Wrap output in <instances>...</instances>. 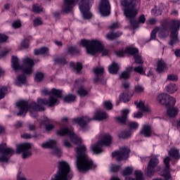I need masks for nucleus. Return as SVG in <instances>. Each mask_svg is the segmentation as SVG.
I'll use <instances>...</instances> for the list:
<instances>
[{
  "mask_svg": "<svg viewBox=\"0 0 180 180\" xmlns=\"http://www.w3.org/2000/svg\"><path fill=\"white\" fill-rule=\"evenodd\" d=\"M76 150V167L80 172L89 171L96 168V165H94V162L88 157L86 153V147L84 145H80L75 148Z\"/></svg>",
  "mask_w": 180,
  "mask_h": 180,
  "instance_id": "nucleus-1",
  "label": "nucleus"
},
{
  "mask_svg": "<svg viewBox=\"0 0 180 180\" xmlns=\"http://www.w3.org/2000/svg\"><path fill=\"white\" fill-rule=\"evenodd\" d=\"M81 46L85 47L86 53L91 56H95L96 53H102L103 56H108L109 54V50L104 49L102 43L98 40H86L82 39L80 41Z\"/></svg>",
  "mask_w": 180,
  "mask_h": 180,
  "instance_id": "nucleus-2",
  "label": "nucleus"
},
{
  "mask_svg": "<svg viewBox=\"0 0 180 180\" xmlns=\"http://www.w3.org/2000/svg\"><path fill=\"white\" fill-rule=\"evenodd\" d=\"M16 105L20 109L17 116H22V115L25 116L26 113H27V110H29V109H32V110H34V112H30V116L32 117H37V112L44 110V107H43L41 104H37L34 101L28 103L26 101H20L18 102Z\"/></svg>",
  "mask_w": 180,
  "mask_h": 180,
  "instance_id": "nucleus-3",
  "label": "nucleus"
},
{
  "mask_svg": "<svg viewBox=\"0 0 180 180\" xmlns=\"http://www.w3.org/2000/svg\"><path fill=\"white\" fill-rule=\"evenodd\" d=\"M11 63L12 67L15 71L20 70L26 75L32 74L33 71L32 68L34 65V61L29 58H25L22 59L23 66H20V65H19V59H18V57L16 56L12 57Z\"/></svg>",
  "mask_w": 180,
  "mask_h": 180,
  "instance_id": "nucleus-4",
  "label": "nucleus"
},
{
  "mask_svg": "<svg viewBox=\"0 0 180 180\" xmlns=\"http://www.w3.org/2000/svg\"><path fill=\"white\" fill-rule=\"evenodd\" d=\"M51 96L49 100L38 98L37 103L46 105L48 108H53L57 102L58 98H63V90L53 88L50 92Z\"/></svg>",
  "mask_w": 180,
  "mask_h": 180,
  "instance_id": "nucleus-5",
  "label": "nucleus"
},
{
  "mask_svg": "<svg viewBox=\"0 0 180 180\" xmlns=\"http://www.w3.org/2000/svg\"><path fill=\"white\" fill-rule=\"evenodd\" d=\"M110 144H112V136L109 134H104L96 143L91 146V150L94 154H101L103 152L102 146L109 147Z\"/></svg>",
  "mask_w": 180,
  "mask_h": 180,
  "instance_id": "nucleus-6",
  "label": "nucleus"
},
{
  "mask_svg": "<svg viewBox=\"0 0 180 180\" xmlns=\"http://www.w3.org/2000/svg\"><path fill=\"white\" fill-rule=\"evenodd\" d=\"M123 8L124 16L128 19H134L139 13V10L136 8V4L133 2V0L130 1V3L122 1L120 5Z\"/></svg>",
  "mask_w": 180,
  "mask_h": 180,
  "instance_id": "nucleus-7",
  "label": "nucleus"
},
{
  "mask_svg": "<svg viewBox=\"0 0 180 180\" xmlns=\"http://www.w3.org/2000/svg\"><path fill=\"white\" fill-rule=\"evenodd\" d=\"M169 26H172V27L169 28L171 34L169 44L174 46V44H176V43L179 42V39H178V30H179L180 27V21L173 20L169 23Z\"/></svg>",
  "mask_w": 180,
  "mask_h": 180,
  "instance_id": "nucleus-8",
  "label": "nucleus"
},
{
  "mask_svg": "<svg viewBox=\"0 0 180 180\" xmlns=\"http://www.w3.org/2000/svg\"><path fill=\"white\" fill-rule=\"evenodd\" d=\"M57 134L59 136H68L70 137L71 141L74 143L76 146L81 144V139L76 136L74 133V129L72 128L68 127H61L57 131Z\"/></svg>",
  "mask_w": 180,
  "mask_h": 180,
  "instance_id": "nucleus-9",
  "label": "nucleus"
},
{
  "mask_svg": "<svg viewBox=\"0 0 180 180\" xmlns=\"http://www.w3.org/2000/svg\"><path fill=\"white\" fill-rule=\"evenodd\" d=\"M0 162H8L9 158L13 155L15 150L12 148H8L6 143L0 144Z\"/></svg>",
  "mask_w": 180,
  "mask_h": 180,
  "instance_id": "nucleus-10",
  "label": "nucleus"
},
{
  "mask_svg": "<svg viewBox=\"0 0 180 180\" xmlns=\"http://www.w3.org/2000/svg\"><path fill=\"white\" fill-rule=\"evenodd\" d=\"M158 101L160 103L161 105H165L166 108H172L175 106L176 100L174 97H171L168 94H160L158 96Z\"/></svg>",
  "mask_w": 180,
  "mask_h": 180,
  "instance_id": "nucleus-11",
  "label": "nucleus"
},
{
  "mask_svg": "<svg viewBox=\"0 0 180 180\" xmlns=\"http://www.w3.org/2000/svg\"><path fill=\"white\" fill-rule=\"evenodd\" d=\"M31 148L32 144L29 143L17 145L16 153L22 154V158L23 160H26L27 157H30V155H32V151H30Z\"/></svg>",
  "mask_w": 180,
  "mask_h": 180,
  "instance_id": "nucleus-12",
  "label": "nucleus"
},
{
  "mask_svg": "<svg viewBox=\"0 0 180 180\" xmlns=\"http://www.w3.org/2000/svg\"><path fill=\"white\" fill-rule=\"evenodd\" d=\"M129 154L130 149L126 146L122 147L119 150L112 153V157H115L116 161H123V160H127Z\"/></svg>",
  "mask_w": 180,
  "mask_h": 180,
  "instance_id": "nucleus-13",
  "label": "nucleus"
},
{
  "mask_svg": "<svg viewBox=\"0 0 180 180\" xmlns=\"http://www.w3.org/2000/svg\"><path fill=\"white\" fill-rule=\"evenodd\" d=\"M92 118H90L88 116H83L80 117L74 118L72 120V123L75 124H79L80 126V129L82 131H85V130H88V123L91 122Z\"/></svg>",
  "mask_w": 180,
  "mask_h": 180,
  "instance_id": "nucleus-14",
  "label": "nucleus"
},
{
  "mask_svg": "<svg viewBox=\"0 0 180 180\" xmlns=\"http://www.w3.org/2000/svg\"><path fill=\"white\" fill-rule=\"evenodd\" d=\"M104 72L105 69L103 68H97L94 70L95 74L94 84H101V85L106 84V79L103 77Z\"/></svg>",
  "mask_w": 180,
  "mask_h": 180,
  "instance_id": "nucleus-15",
  "label": "nucleus"
},
{
  "mask_svg": "<svg viewBox=\"0 0 180 180\" xmlns=\"http://www.w3.org/2000/svg\"><path fill=\"white\" fill-rule=\"evenodd\" d=\"M98 11L102 16H109L110 15V4H109V0H101L98 5Z\"/></svg>",
  "mask_w": 180,
  "mask_h": 180,
  "instance_id": "nucleus-16",
  "label": "nucleus"
},
{
  "mask_svg": "<svg viewBox=\"0 0 180 180\" xmlns=\"http://www.w3.org/2000/svg\"><path fill=\"white\" fill-rule=\"evenodd\" d=\"M160 161H158V159H151L148 163V167L145 171L146 175L147 176H152V175H154V172L155 170H154V168L158 165Z\"/></svg>",
  "mask_w": 180,
  "mask_h": 180,
  "instance_id": "nucleus-17",
  "label": "nucleus"
},
{
  "mask_svg": "<svg viewBox=\"0 0 180 180\" xmlns=\"http://www.w3.org/2000/svg\"><path fill=\"white\" fill-rule=\"evenodd\" d=\"M77 1L78 0H63L62 11L65 13H70L74 8V6L77 5Z\"/></svg>",
  "mask_w": 180,
  "mask_h": 180,
  "instance_id": "nucleus-18",
  "label": "nucleus"
},
{
  "mask_svg": "<svg viewBox=\"0 0 180 180\" xmlns=\"http://www.w3.org/2000/svg\"><path fill=\"white\" fill-rule=\"evenodd\" d=\"M136 53H139V49L136 48L128 47L125 49V51L119 50L115 52V54L118 57H124L127 54H136Z\"/></svg>",
  "mask_w": 180,
  "mask_h": 180,
  "instance_id": "nucleus-19",
  "label": "nucleus"
},
{
  "mask_svg": "<svg viewBox=\"0 0 180 180\" xmlns=\"http://www.w3.org/2000/svg\"><path fill=\"white\" fill-rule=\"evenodd\" d=\"M140 133L144 137H151L153 136V128L149 124H145L143 126Z\"/></svg>",
  "mask_w": 180,
  "mask_h": 180,
  "instance_id": "nucleus-20",
  "label": "nucleus"
},
{
  "mask_svg": "<svg viewBox=\"0 0 180 180\" xmlns=\"http://www.w3.org/2000/svg\"><path fill=\"white\" fill-rule=\"evenodd\" d=\"M167 70H168V65H167L165 61L162 59L159 60L157 63V72L161 73Z\"/></svg>",
  "mask_w": 180,
  "mask_h": 180,
  "instance_id": "nucleus-21",
  "label": "nucleus"
},
{
  "mask_svg": "<svg viewBox=\"0 0 180 180\" xmlns=\"http://www.w3.org/2000/svg\"><path fill=\"white\" fill-rule=\"evenodd\" d=\"M130 113V110L124 109L122 111V117H116L117 122L119 123H122V124H126V122H127V115Z\"/></svg>",
  "mask_w": 180,
  "mask_h": 180,
  "instance_id": "nucleus-22",
  "label": "nucleus"
},
{
  "mask_svg": "<svg viewBox=\"0 0 180 180\" xmlns=\"http://www.w3.org/2000/svg\"><path fill=\"white\" fill-rule=\"evenodd\" d=\"M70 67L74 72L76 74H79L81 70H82V63L77 62V63L74 62L70 63Z\"/></svg>",
  "mask_w": 180,
  "mask_h": 180,
  "instance_id": "nucleus-23",
  "label": "nucleus"
},
{
  "mask_svg": "<svg viewBox=\"0 0 180 180\" xmlns=\"http://www.w3.org/2000/svg\"><path fill=\"white\" fill-rule=\"evenodd\" d=\"M108 118V115L105 111H96L95 113V117L92 118V120H104Z\"/></svg>",
  "mask_w": 180,
  "mask_h": 180,
  "instance_id": "nucleus-24",
  "label": "nucleus"
},
{
  "mask_svg": "<svg viewBox=\"0 0 180 180\" xmlns=\"http://www.w3.org/2000/svg\"><path fill=\"white\" fill-rule=\"evenodd\" d=\"M167 109V113L169 117H175V116H177L178 113L179 112L178 108H175L174 106L168 107Z\"/></svg>",
  "mask_w": 180,
  "mask_h": 180,
  "instance_id": "nucleus-25",
  "label": "nucleus"
},
{
  "mask_svg": "<svg viewBox=\"0 0 180 180\" xmlns=\"http://www.w3.org/2000/svg\"><path fill=\"white\" fill-rule=\"evenodd\" d=\"M123 34L121 32H110L106 34L105 37L108 40H115V39H117V37H120Z\"/></svg>",
  "mask_w": 180,
  "mask_h": 180,
  "instance_id": "nucleus-26",
  "label": "nucleus"
},
{
  "mask_svg": "<svg viewBox=\"0 0 180 180\" xmlns=\"http://www.w3.org/2000/svg\"><path fill=\"white\" fill-rule=\"evenodd\" d=\"M168 154L174 160H179V158H180L179 150H178L175 148H171L170 150L169 151Z\"/></svg>",
  "mask_w": 180,
  "mask_h": 180,
  "instance_id": "nucleus-27",
  "label": "nucleus"
},
{
  "mask_svg": "<svg viewBox=\"0 0 180 180\" xmlns=\"http://www.w3.org/2000/svg\"><path fill=\"white\" fill-rule=\"evenodd\" d=\"M108 71L110 74H117V71H119V65L113 62L111 65H109Z\"/></svg>",
  "mask_w": 180,
  "mask_h": 180,
  "instance_id": "nucleus-28",
  "label": "nucleus"
},
{
  "mask_svg": "<svg viewBox=\"0 0 180 180\" xmlns=\"http://www.w3.org/2000/svg\"><path fill=\"white\" fill-rule=\"evenodd\" d=\"M56 141L54 140H51L49 141H47V142H45V143H43L41 145V147L42 148H54V147H56Z\"/></svg>",
  "mask_w": 180,
  "mask_h": 180,
  "instance_id": "nucleus-29",
  "label": "nucleus"
},
{
  "mask_svg": "<svg viewBox=\"0 0 180 180\" xmlns=\"http://www.w3.org/2000/svg\"><path fill=\"white\" fill-rule=\"evenodd\" d=\"M77 94L79 95V96H81V98H85V96H88L89 91L86 90V89L82 86L78 89Z\"/></svg>",
  "mask_w": 180,
  "mask_h": 180,
  "instance_id": "nucleus-30",
  "label": "nucleus"
},
{
  "mask_svg": "<svg viewBox=\"0 0 180 180\" xmlns=\"http://www.w3.org/2000/svg\"><path fill=\"white\" fill-rule=\"evenodd\" d=\"M165 90L167 92H169V94H174L178 91V87L174 84H169L165 87Z\"/></svg>",
  "mask_w": 180,
  "mask_h": 180,
  "instance_id": "nucleus-31",
  "label": "nucleus"
},
{
  "mask_svg": "<svg viewBox=\"0 0 180 180\" xmlns=\"http://www.w3.org/2000/svg\"><path fill=\"white\" fill-rule=\"evenodd\" d=\"M34 53L35 56H40L41 54H46V53H49V48L47 47H42L39 49H35L34 51Z\"/></svg>",
  "mask_w": 180,
  "mask_h": 180,
  "instance_id": "nucleus-32",
  "label": "nucleus"
},
{
  "mask_svg": "<svg viewBox=\"0 0 180 180\" xmlns=\"http://www.w3.org/2000/svg\"><path fill=\"white\" fill-rule=\"evenodd\" d=\"M131 70H133V68L129 67L128 71L123 72L120 76V78H123V79H129V78H130V73L131 72Z\"/></svg>",
  "mask_w": 180,
  "mask_h": 180,
  "instance_id": "nucleus-33",
  "label": "nucleus"
},
{
  "mask_svg": "<svg viewBox=\"0 0 180 180\" xmlns=\"http://www.w3.org/2000/svg\"><path fill=\"white\" fill-rule=\"evenodd\" d=\"M136 106L142 112H148L150 110V107H146V105H144V103L143 101H140L138 104H136Z\"/></svg>",
  "mask_w": 180,
  "mask_h": 180,
  "instance_id": "nucleus-34",
  "label": "nucleus"
},
{
  "mask_svg": "<svg viewBox=\"0 0 180 180\" xmlns=\"http://www.w3.org/2000/svg\"><path fill=\"white\" fill-rule=\"evenodd\" d=\"M119 99L120 102H124V103H126V102H129V101H130V98H129V94H127V93L120 94Z\"/></svg>",
  "mask_w": 180,
  "mask_h": 180,
  "instance_id": "nucleus-35",
  "label": "nucleus"
},
{
  "mask_svg": "<svg viewBox=\"0 0 180 180\" xmlns=\"http://www.w3.org/2000/svg\"><path fill=\"white\" fill-rule=\"evenodd\" d=\"M26 83V77L25 75H18L17 77V82H16V85H20Z\"/></svg>",
  "mask_w": 180,
  "mask_h": 180,
  "instance_id": "nucleus-36",
  "label": "nucleus"
},
{
  "mask_svg": "<svg viewBox=\"0 0 180 180\" xmlns=\"http://www.w3.org/2000/svg\"><path fill=\"white\" fill-rule=\"evenodd\" d=\"M134 72H138V74H141V75H144L146 74V70H144V68L143 65H139L134 68Z\"/></svg>",
  "mask_w": 180,
  "mask_h": 180,
  "instance_id": "nucleus-37",
  "label": "nucleus"
},
{
  "mask_svg": "<svg viewBox=\"0 0 180 180\" xmlns=\"http://www.w3.org/2000/svg\"><path fill=\"white\" fill-rule=\"evenodd\" d=\"M76 98L77 97L75 96V95L69 94L63 98V101H64V102H67V103H70V102H74V101H75Z\"/></svg>",
  "mask_w": 180,
  "mask_h": 180,
  "instance_id": "nucleus-38",
  "label": "nucleus"
},
{
  "mask_svg": "<svg viewBox=\"0 0 180 180\" xmlns=\"http://www.w3.org/2000/svg\"><path fill=\"white\" fill-rule=\"evenodd\" d=\"M136 54L137 53L134 54H131V56H134V57L135 63L136 64H140V65L144 64V61H143V60L141 59V56H139Z\"/></svg>",
  "mask_w": 180,
  "mask_h": 180,
  "instance_id": "nucleus-39",
  "label": "nucleus"
},
{
  "mask_svg": "<svg viewBox=\"0 0 180 180\" xmlns=\"http://www.w3.org/2000/svg\"><path fill=\"white\" fill-rule=\"evenodd\" d=\"M6 94H8V89L4 86L0 87V101L1 99H4V98H5Z\"/></svg>",
  "mask_w": 180,
  "mask_h": 180,
  "instance_id": "nucleus-40",
  "label": "nucleus"
},
{
  "mask_svg": "<svg viewBox=\"0 0 180 180\" xmlns=\"http://www.w3.org/2000/svg\"><path fill=\"white\" fill-rule=\"evenodd\" d=\"M56 64H58L59 65H65L67 62L65 61V58H58L54 60Z\"/></svg>",
  "mask_w": 180,
  "mask_h": 180,
  "instance_id": "nucleus-41",
  "label": "nucleus"
},
{
  "mask_svg": "<svg viewBox=\"0 0 180 180\" xmlns=\"http://www.w3.org/2000/svg\"><path fill=\"white\" fill-rule=\"evenodd\" d=\"M52 150H53V153L55 155H56L57 157H61V149L57 147V143L53 148H52Z\"/></svg>",
  "mask_w": 180,
  "mask_h": 180,
  "instance_id": "nucleus-42",
  "label": "nucleus"
},
{
  "mask_svg": "<svg viewBox=\"0 0 180 180\" xmlns=\"http://www.w3.org/2000/svg\"><path fill=\"white\" fill-rule=\"evenodd\" d=\"M68 51L70 54H78V53H79V50L75 46H69L68 48Z\"/></svg>",
  "mask_w": 180,
  "mask_h": 180,
  "instance_id": "nucleus-43",
  "label": "nucleus"
},
{
  "mask_svg": "<svg viewBox=\"0 0 180 180\" xmlns=\"http://www.w3.org/2000/svg\"><path fill=\"white\" fill-rule=\"evenodd\" d=\"M133 174V169L130 167H127L122 172L124 176H128V175H131Z\"/></svg>",
  "mask_w": 180,
  "mask_h": 180,
  "instance_id": "nucleus-44",
  "label": "nucleus"
},
{
  "mask_svg": "<svg viewBox=\"0 0 180 180\" xmlns=\"http://www.w3.org/2000/svg\"><path fill=\"white\" fill-rule=\"evenodd\" d=\"M33 25L34 27H37V26H41L43 25V21H41V18H36L33 20Z\"/></svg>",
  "mask_w": 180,
  "mask_h": 180,
  "instance_id": "nucleus-45",
  "label": "nucleus"
},
{
  "mask_svg": "<svg viewBox=\"0 0 180 180\" xmlns=\"http://www.w3.org/2000/svg\"><path fill=\"white\" fill-rule=\"evenodd\" d=\"M160 30V27H156L150 34V40H155V37H157V33Z\"/></svg>",
  "mask_w": 180,
  "mask_h": 180,
  "instance_id": "nucleus-46",
  "label": "nucleus"
},
{
  "mask_svg": "<svg viewBox=\"0 0 180 180\" xmlns=\"http://www.w3.org/2000/svg\"><path fill=\"white\" fill-rule=\"evenodd\" d=\"M130 19V25H131L133 29L139 28V25L140 24L139 21H136L134 18H129Z\"/></svg>",
  "mask_w": 180,
  "mask_h": 180,
  "instance_id": "nucleus-47",
  "label": "nucleus"
},
{
  "mask_svg": "<svg viewBox=\"0 0 180 180\" xmlns=\"http://www.w3.org/2000/svg\"><path fill=\"white\" fill-rule=\"evenodd\" d=\"M32 11L34 13H40V12H43V8L38 5H34L32 6Z\"/></svg>",
  "mask_w": 180,
  "mask_h": 180,
  "instance_id": "nucleus-48",
  "label": "nucleus"
},
{
  "mask_svg": "<svg viewBox=\"0 0 180 180\" xmlns=\"http://www.w3.org/2000/svg\"><path fill=\"white\" fill-rule=\"evenodd\" d=\"M44 77V75L41 72H37L35 75V81L36 82H40L41 79H43V77Z\"/></svg>",
  "mask_w": 180,
  "mask_h": 180,
  "instance_id": "nucleus-49",
  "label": "nucleus"
},
{
  "mask_svg": "<svg viewBox=\"0 0 180 180\" xmlns=\"http://www.w3.org/2000/svg\"><path fill=\"white\" fill-rule=\"evenodd\" d=\"M167 81H178V76L172 74L168 75Z\"/></svg>",
  "mask_w": 180,
  "mask_h": 180,
  "instance_id": "nucleus-50",
  "label": "nucleus"
},
{
  "mask_svg": "<svg viewBox=\"0 0 180 180\" xmlns=\"http://www.w3.org/2000/svg\"><path fill=\"white\" fill-rule=\"evenodd\" d=\"M131 136V133H130L129 131H122L120 134V137H122V139H129V137H130Z\"/></svg>",
  "mask_w": 180,
  "mask_h": 180,
  "instance_id": "nucleus-51",
  "label": "nucleus"
},
{
  "mask_svg": "<svg viewBox=\"0 0 180 180\" xmlns=\"http://www.w3.org/2000/svg\"><path fill=\"white\" fill-rule=\"evenodd\" d=\"M120 169V166L116 165H112L110 167L111 172H117Z\"/></svg>",
  "mask_w": 180,
  "mask_h": 180,
  "instance_id": "nucleus-52",
  "label": "nucleus"
},
{
  "mask_svg": "<svg viewBox=\"0 0 180 180\" xmlns=\"http://www.w3.org/2000/svg\"><path fill=\"white\" fill-rule=\"evenodd\" d=\"M104 108L105 109H108V110H110L112 108H113V105H112V103L110 101H105L104 102Z\"/></svg>",
  "mask_w": 180,
  "mask_h": 180,
  "instance_id": "nucleus-53",
  "label": "nucleus"
},
{
  "mask_svg": "<svg viewBox=\"0 0 180 180\" xmlns=\"http://www.w3.org/2000/svg\"><path fill=\"white\" fill-rule=\"evenodd\" d=\"M129 127L130 129L136 130V129H137V127H139V123L133 122H129Z\"/></svg>",
  "mask_w": 180,
  "mask_h": 180,
  "instance_id": "nucleus-54",
  "label": "nucleus"
},
{
  "mask_svg": "<svg viewBox=\"0 0 180 180\" xmlns=\"http://www.w3.org/2000/svg\"><path fill=\"white\" fill-rule=\"evenodd\" d=\"M135 92L137 94H140L141 92H144V87L141 85H137L135 86Z\"/></svg>",
  "mask_w": 180,
  "mask_h": 180,
  "instance_id": "nucleus-55",
  "label": "nucleus"
},
{
  "mask_svg": "<svg viewBox=\"0 0 180 180\" xmlns=\"http://www.w3.org/2000/svg\"><path fill=\"white\" fill-rule=\"evenodd\" d=\"M8 40V37L5 34H0V43H5Z\"/></svg>",
  "mask_w": 180,
  "mask_h": 180,
  "instance_id": "nucleus-56",
  "label": "nucleus"
},
{
  "mask_svg": "<svg viewBox=\"0 0 180 180\" xmlns=\"http://www.w3.org/2000/svg\"><path fill=\"white\" fill-rule=\"evenodd\" d=\"M21 46L24 49H27L29 47V41H27V39H24L21 43Z\"/></svg>",
  "mask_w": 180,
  "mask_h": 180,
  "instance_id": "nucleus-57",
  "label": "nucleus"
},
{
  "mask_svg": "<svg viewBox=\"0 0 180 180\" xmlns=\"http://www.w3.org/2000/svg\"><path fill=\"white\" fill-rule=\"evenodd\" d=\"M20 26H21L20 21H14L13 22V27H14V29H19Z\"/></svg>",
  "mask_w": 180,
  "mask_h": 180,
  "instance_id": "nucleus-58",
  "label": "nucleus"
},
{
  "mask_svg": "<svg viewBox=\"0 0 180 180\" xmlns=\"http://www.w3.org/2000/svg\"><path fill=\"white\" fill-rule=\"evenodd\" d=\"M138 23H146V16L141 15L138 19Z\"/></svg>",
  "mask_w": 180,
  "mask_h": 180,
  "instance_id": "nucleus-59",
  "label": "nucleus"
},
{
  "mask_svg": "<svg viewBox=\"0 0 180 180\" xmlns=\"http://www.w3.org/2000/svg\"><path fill=\"white\" fill-rule=\"evenodd\" d=\"M120 26L119 23L115 22L110 25V29L115 30L116 29H119Z\"/></svg>",
  "mask_w": 180,
  "mask_h": 180,
  "instance_id": "nucleus-60",
  "label": "nucleus"
},
{
  "mask_svg": "<svg viewBox=\"0 0 180 180\" xmlns=\"http://www.w3.org/2000/svg\"><path fill=\"white\" fill-rule=\"evenodd\" d=\"M130 82H122V86L124 89H129L130 88Z\"/></svg>",
  "mask_w": 180,
  "mask_h": 180,
  "instance_id": "nucleus-61",
  "label": "nucleus"
},
{
  "mask_svg": "<svg viewBox=\"0 0 180 180\" xmlns=\"http://www.w3.org/2000/svg\"><path fill=\"white\" fill-rule=\"evenodd\" d=\"M21 137L22 138V139H32V137H36V136H32L31 134H22L21 135Z\"/></svg>",
  "mask_w": 180,
  "mask_h": 180,
  "instance_id": "nucleus-62",
  "label": "nucleus"
},
{
  "mask_svg": "<svg viewBox=\"0 0 180 180\" xmlns=\"http://www.w3.org/2000/svg\"><path fill=\"white\" fill-rule=\"evenodd\" d=\"M45 129L48 130V131H50V130H53V129H54V125L51 124H47L45 125Z\"/></svg>",
  "mask_w": 180,
  "mask_h": 180,
  "instance_id": "nucleus-63",
  "label": "nucleus"
},
{
  "mask_svg": "<svg viewBox=\"0 0 180 180\" xmlns=\"http://www.w3.org/2000/svg\"><path fill=\"white\" fill-rule=\"evenodd\" d=\"M63 144L64 146H65V147H68V148H70V147H72V145H71V143L66 139L63 141Z\"/></svg>",
  "mask_w": 180,
  "mask_h": 180,
  "instance_id": "nucleus-64",
  "label": "nucleus"
}]
</instances>
